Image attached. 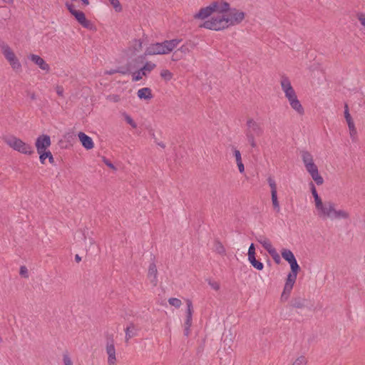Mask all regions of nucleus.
<instances>
[{
	"instance_id": "nucleus-1",
	"label": "nucleus",
	"mask_w": 365,
	"mask_h": 365,
	"mask_svg": "<svg viewBox=\"0 0 365 365\" xmlns=\"http://www.w3.org/2000/svg\"><path fill=\"white\" fill-rule=\"evenodd\" d=\"M181 41V39L175 38L172 40H165L162 43L150 44L146 48L145 55L153 56L169 53L178 46Z\"/></svg>"
},
{
	"instance_id": "nucleus-2",
	"label": "nucleus",
	"mask_w": 365,
	"mask_h": 365,
	"mask_svg": "<svg viewBox=\"0 0 365 365\" xmlns=\"http://www.w3.org/2000/svg\"><path fill=\"white\" fill-rule=\"evenodd\" d=\"M200 27L210 30L219 31L230 26L227 14H218L213 16L210 20L205 21Z\"/></svg>"
},
{
	"instance_id": "nucleus-3",
	"label": "nucleus",
	"mask_w": 365,
	"mask_h": 365,
	"mask_svg": "<svg viewBox=\"0 0 365 365\" xmlns=\"http://www.w3.org/2000/svg\"><path fill=\"white\" fill-rule=\"evenodd\" d=\"M4 140L8 145L19 153L26 155H31L34 153L32 147L19 138L11 136L6 138Z\"/></svg>"
},
{
	"instance_id": "nucleus-4",
	"label": "nucleus",
	"mask_w": 365,
	"mask_h": 365,
	"mask_svg": "<svg viewBox=\"0 0 365 365\" xmlns=\"http://www.w3.org/2000/svg\"><path fill=\"white\" fill-rule=\"evenodd\" d=\"M328 206L327 212L329 215H324V217H328L331 220L348 219L349 217V214L346 211L343 210H336L334 202H331Z\"/></svg>"
},
{
	"instance_id": "nucleus-5",
	"label": "nucleus",
	"mask_w": 365,
	"mask_h": 365,
	"mask_svg": "<svg viewBox=\"0 0 365 365\" xmlns=\"http://www.w3.org/2000/svg\"><path fill=\"white\" fill-rule=\"evenodd\" d=\"M246 127L247 128L245 130V134H251L252 135L259 137L264 133V130L261 125L252 118L247 119Z\"/></svg>"
},
{
	"instance_id": "nucleus-6",
	"label": "nucleus",
	"mask_w": 365,
	"mask_h": 365,
	"mask_svg": "<svg viewBox=\"0 0 365 365\" xmlns=\"http://www.w3.org/2000/svg\"><path fill=\"white\" fill-rule=\"evenodd\" d=\"M106 353L108 356V365H115L116 361L115 349L114 346L113 336L112 334L107 336V343L106 347Z\"/></svg>"
},
{
	"instance_id": "nucleus-7",
	"label": "nucleus",
	"mask_w": 365,
	"mask_h": 365,
	"mask_svg": "<svg viewBox=\"0 0 365 365\" xmlns=\"http://www.w3.org/2000/svg\"><path fill=\"white\" fill-rule=\"evenodd\" d=\"M228 12L227 15L230 26L239 24L245 16V14L243 11H239L236 9H230Z\"/></svg>"
},
{
	"instance_id": "nucleus-8",
	"label": "nucleus",
	"mask_w": 365,
	"mask_h": 365,
	"mask_svg": "<svg viewBox=\"0 0 365 365\" xmlns=\"http://www.w3.org/2000/svg\"><path fill=\"white\" fill-rule=\"evenodd\" d=\"M285 96L288 99L290 106L294 110H295L299 114L304 113V108L299 101L297 99V96L294 90H292V93H287Z\"/></svg>"
},
{
	"instance_id": "nucleus-9",
	"label": "nucleus",
	"mask_w": 365,
	"mask_h": 365,
	"mask_svg": "<svg viewBox=\"0 0 365 365\" xmlns=\"http://www.w3.org/2000/svg\"><path fill=\"white\" fill-rule=\"evenodd\" d=\"M51 144V138L48 135H41L36 140L35 145L38 153L46 150Z\"/></svg>"
},
{
	"instance_id": "nucleus-10",
	"label": "nucleus",
	"mask_w": 365,
	"mask_h": 365,
	"mask_svg": "<svg viewBox=\"0 0 365 365\" xmlns=\"http://www.w3.org/2000/svg\"><path fill=\"white\" fill-rule=\"evenodd\" d=\"M289 307L295 309H303L307 307V299L299 295L294 296L289 302Z\"/></svg>"
},
{
	"instance_id": "nucleus-11",
	"label": "nucleus",
	"mask_w": 365,
	"mask_h": 365,
	"mask_svg": "<svg viewBox=\"0 0 365 365\" xmlns=\"http://www.w3.org/2000/svg\"><path fill=\"white\" fill-rule=\"evenodd\" d=\"M76 21L84 28L92 29V23L86 18V16L83 11H76L73 15Z\"/></svg>"
},
{
	"instance_id": "nucleus-12",
	"label": "nucleus",
	"mask_w": 365,
	"mask_h": 365,
	"mask_svg": "<svg viewBox=\"0 0 365 365\" xmlns=\"http://www.w3.org/2000/svg\"><path fill=\"white\" fill-rule=\"evenodd\" d=\"M216 4H210L208 6L202 8L199 12L194 15L195 19H205L215 11Z\"/></svg>"
},
{
	"instance_id": "nucleus-13",
	"label": "nucleus",
	"mask_w": 365,
	"mask_h": 365,
	"mask_svg": "<svg viewBox=\"0 0 365 365\" xmlns=\"http://www.w3.org/2000/svg\"><path fill=\"white\" fill-rule=\"evenodd\" d=\"M314 202L316 208L319 211V215L324 216V215H329L328 212H327V210L329 207L328 205L331 204V201L325 202L323 203L322 199L319 196L314 198Z\"/></svg>"
},
{
	"instance_id": "nucleus-14",
	"label": "nucleus",
	"mask_w": 365,
	"mask_h": 365,
	"mask_svg": "<svg viewBox=\"0 0 365 365\" xmlns=\"http://www.w3.org/2000/svg\"><path fill=\"white\" fill-rule=\"evenodd\" d=\"M78 136L82 143V145L87 150L92 149L94 147L92 138L84 133L79 132Z\"/></svg>"
},
{
	"instance_id": "nucleus-15",
	"label": "nucleus",
	"mask_w": 365,
	"mask_h": 365,
	"mask_svg": "<svg viewBox=\"0 0 365 365\" xmlns=\"http://www.w3.org/2000/svg\"><path fill=\"white\" fill-rule=\"evenodd\" d=\"M0 48H1L4 57L9 62L14 61V59L16 58L11 48L4 41H0Z\"/></svg>"
},
{
	"instance_id": "nucleus-16",
	"label": "nucleus",
	"mask_w": 365,
	"mask_h": 365,
	"mask_svg": "<svg viewBox=\"0 0 365 365\" xmlns=\"http://www.w3.org/2000/svg\"><path fill=\"white\" fill-rule=\"evenodd\" d=\"M29 58L35 64L38 65L40 68L43 71H48L50 69L49 65L39 56L35 54H31Z\"/></svg>"
},
{
	"instance_id": "nucleus-17",
	"label": "nucleus",
	"mask_w": 365,
	"mask_h": 365,
	"mask_svg": "<svg viewBox=\"0 0 365 365\" xmlns=\"http://www.w3.org/2000/svg\"><path fill=\"white\" fill-rule=\"evenodd\" d=\"M211 4H216V7L215 8V11H217L221 14H227L230 11V4L223 1H215L212 2Z\"/></svg>"
},
{
	"instance_id": "nucleus-18",
	"label": "nucleus",
	"mask_w": 365,
	"mask_h": 365,
	"mask_svg": "<svg viewBox=\"0 0 365 365\" xmlns=\"http://www.w3.org/2000/svg\"><path fill=\"white\" fill-rule=\"evenodd\" d=\"M157 273H158V271H157V267H156L155 264L151 263L149 265L148 276L150 279L151 283H153V285H155V286L157 284V282H158Z\"/></svg>"
},
{
	"instance_id": "nucleus-19",
	"label": "nucleus",
	"mask_w": 365,
	"mask_h": 365,
	"mask_svg": "<svg viewBox=\"0 0 365 365\" xmlns=\"http://www.w3.org/2000/svg\"><path fill=\"white\" fill-rule=\"evenodd\" d=\"M187 316L185 322V327H190L192 324V304L191 300L187 299Z\"/></svg>"
},
{
	"instance_id": "nucleus-20",
	"label": "nucleus",
	"mask_w": 365,
	"mask_h": 365,
	"mask_svg": "<svg viewBox=\"0 0 365 365\" xmlns=\"http://www.w3.org/2000/svg\"><path fill=\"white\" fill-rule=\"evenodd\" d=\"M125 341L137 335V328L133 323H130L125 329Z\"/></svg>"
},
{
	"instance_id": "nucleus-21",
	"label": "nucleus",
	"mask_w": 365,
	"mask_h": 365,
	"mask_svg": "<svg viewBox=\"0 0 365 365\" xmlns=\"http://www.w3.org/2000/svg\"><path fill=\"white\" fill-rule=\"evenodd\" d=\"M138 96L140 99L149 100L153 98L151 90L149 88H143L138 90Z\"/></svg>"
},
{
	"instance_id": "nucleus-22",
	"label": "nucleus",
	"mask_w": 365,
	"mask_h": 365,
	"mask_svg": "<svg viewBox=\"0 0 365 365\" xmlns=\"http://www.w3.org/2000/svg\"><path fill=\"white\" fill-rule=\"evenodd\" d=\"M39 154V159L42 164L45 163V160L48 158V161L50 163H53L54 158L50 151H41V153H38Z\"/></svg>"
},
{
	"instance_id": "nucleus-23",
	"label": "nucleus",
	"mask_w": 365,
	"mask_h": 365,
	"mask_svg": "<svg viewBox=\"0 0 365 365\" xmlns=\"http://www.w3.org/2000/svg\"><path fill=\"white\" fill-rule=\"evenodd\" d=\"M281 86L283 91L286 94L287 93H292L294 88H292L289 80L287 77H283L281 81Z\"/></svg>"
},
{
	"instance_id": "nucleus-24",
	"label": "nucleus",
	"mask_w": 365,
	"mask_h": 365,
	"mask_svg": "<svg viewBox=\"0 0 365 365\" xmlns=\"http://www.w3.org/2000/svg\"><path fill=\"white\" fill-rule=\"evenodd\" d=\"M234 155L236 159V163L239 169V171L242 173L245 171V166L242 162L241 153L240 150L234 149Z\"/></svg>"
},
{
	"instance_id": "nucleus-25",
	"label": "nucleus",
	"mask_w": 365,
	"mask_h": 365,
	"mask_svg": "<svg viewBox=\"0 0 365 365\" xmlns=\"http://www.w3.org/2000/svg\"><path fill=\"white\" fill-rule=\"evenodd\" d=\"M289 264H290L291 267V272L288 274V276H292L293 277L297 278V273L300 269V267L297 264L296 258L294 260L289 262Z\"/></svg>"
},
{
	"instance_id": "nucleus-26",
	"label": "nucleus",
	"mask_w": 365,
	"mask_h": 365,
	"mask_svg": "<svg viewBox=\"0 0 365 365\" xmlns=\"http://www.w3.org/2000/svg\"><path fill=\"white\" fill-rule=\"evenodd\" d=\"M296 279V277L287 275L286 283L284 287V291L291 293L293 286L295 283Z\"/></svg>"
},
{
	"instance_id": "nucleus-27",
	"label": "nucleus",
	"mask_w": 365,
	"mask_h": 365,
	"mask_svg": "<svg viewBox=\"0 0 365 365\" xmlns=\"http://www.w3.org/2000/svg\"><path fill=\"white\" fill-rule=\"evenodd\" d=\"M156 65L152 62H146L145 64L140 68L142 75L147 76L155 68Z\"/></svg>"
},
{
	"instance_id": "nucleus-28",
	"label": "nucleus",
	"mask_w": 365,
	"mask_h": 365,
	"mask_svg": "<svg viewBox=\"0 0 365 365\" xmlns=\"http://www.w3.org/2000/svg\"><path fill=\"white\" fill-rule=\"evenodd\" d=\"M282 256L288 263L295 259V257L292 251L287 249L282 250Z\"/></svg>"
},
{
	"instance_id": "nucleus-29",
	"label": "nucleus",
	"mask_w": 365,
	"mask_h": 365,
	"mask_svg": "<svg viewBox=\"0 0 365 365\" xmlns=\"http://www.w3.org/2000/svg\"><path fill=\"white\" fill-rule=\"evenodd\" d=\"M301 156L304 165L314 163L312 155L308 151L303 150L301 152Z\"/></svg>"
},
{
	"instance_id": "nucleus-30",
	"label": "nucleus",
	"mask_w": 365,
	"mask_h": 365,
	"mask_svg": "<svg viewBox=\"0 0 365 365\" xmlns=\"http://www.w3.org/2000/svg\"><path fill=\"white\" fill-rule=\"evenodd\" d=\"M248 259L250 264L256 268L257 270H262L264 268V264L262 262L256 259L255 256H252L248 257Z\"/></svg>"
},
{
	"instance_id": "nucleus-31",
	"label": "nucleus",
	"mask_w": 365,
	"mask_h": 365,
	"mask_svg": "<svg viewBox=\"0 0 365 365\" xmlns=\"http://www.w3.org/2000/svg\"><path fill=\"white\" fill-rule=\"evenodd\" d=\"M271 195L273 208L274 210L279 212L280 210V207L277 199V192H272Z\"/></svg>"
},
{
	"instance_id": "nucleus-32",
	"label": "nucleus",
	"mask_w": 365,
	"mask_h": 365,
	"mask_svg": "<svg viewBox=\"0 0 365 365\" xmlns=\"http://www.w3.org/2000/svg\"><path fill=\"white\" fill-rule=\"evenodd\" d=\"M310 175L318 185L323 184L324 180L322 177L319 174L318 170L310 173Z\"/></svg>"
},
{
	"instance_id": "nucleus-33",
	"label": "nucleus",
	"mask_w": 365,
	"mask_h": 365,
	"mask_svg": "<svg viewBox=\"0 0 365 365\" xmlns=\"http://www.w3.org/2000/svg\"><path fill=\"white\" fill-rule=\"evenodd\" d=\"M214 250L220 254V255H225V249L222 244L219 241H216L214 245Z\"/></svg>"
},
{
	"instance_id": "nucleus-34",
	"label": "nucleus",
	"mask_w": 365,
	"mask_h": 365,
	"mask_svg": "<svg viewBox=\"0 0 365 365\" xmlns=\"http://www.w3.org/2000/svg\"><path fill=\"white\" fill-rule=\"evenodd\" d=\"M261 245L268 252V253L271 252L275 249L272 247L270 241L268 239H267L266 240H263V242H261Z\"/></svg>"
},
{
	"instance_id": "nucleus-35",
	"label": "nucleus",
	"mask_w": 365,
	"mask_h": 365,
	"mask_svg": "<svg viewBox=\"0 0 365 365\" xmlns=\"http://www.w3.org/2000/svg\"><path fill=\"white\" fill-rule=\"evenodd\" d=\"M160 76L165 81H170L173 78L172 73L168 70H163L160 73Z\"/></svg>"
},
{
	"instance_id": "nucleus-36",
	"label": "nucleus",
	"mask_w": 365,
	"mask_h": 365,
	"mask_svg": "<svg viewBox=\"0 0 365 365\" xmlns=\"http://www.w3.org/2000/svg\"><path fill=\"white\" fill-rule=\"evenodd\" d=\"M168 302L170 305L176 308L180 307L182 304L181 301L178 298H170Z\"/></svg>"
},
{
	"instance_id": "nucleus-37",
	"label": "nucleus",
	"mask_w": 365,
	"mask_h": 365,
	"mask_svg": "<svg viewBox=\"0 0 365 365\" xmlns=\"http://www.w3.org/2000/svg\"><path fill=\"white\" fill-rule=\"evenodd\" d=\"M123 116H124V118H125V120L133 128H135L137 127V124L135 123V121L132 119V118L126 114V113H124L123 114Z\"/></svg>"
},
{
	"instance_id": "nucleus-38",
	"label": "nucleus",
	"mask_w": 365,
	"mask_h": 365,
	"mask_svg": "<svg viewBox=\"0 0 365 365\" xmlns=\"http://www.w3.org/2000/svg\"><path fill=\"white\" fill-rule=\"evenodd\" d=\"M9 63L11 66V67L13 68L14 70L20 69L21 67V63H20V62H19V61L18 60L17 58H15L14 59V61H10Z\"/></svg>"
},
{
	"instance_id": "nucleus-39",
	"label": "nucleus",
	"mask_w": 365,
	"mask_h": 365,
	"mask_svg": "<svg viewBox=\"0 0 365 365\" xmlns=\"http://www.w3.org/2000/svg\"><path fill=\"white\" fill-rule=\"evenodd\" d=\"M143 76H144L142 75V72L140 71V68L138 71L133 73L132 80H133V81H138L140 79H142Z\"/></svg>"
},
{
	"instance_id": "nucleus-40",
	"label": "nucleus",
	"mask_w": 365,
	"mask_h": 365,
	"mask_svg": "<svg viewBox=\"0 0 365 365\" xmlns=\"http://www.w3.org/2000/svg\"><path fill=\"white\" fill-rule=\"evenodd\" d=\"M304 166L306 168V170H307V172L309 174L312 173V172H314L317 170H318V168H317V165L314 164V163H309V164L304 165Z\"/></svg>"
},
{
	"instance_id": "nucleus-41",
	"label": "nucleus",
	"mask_w": 365,
	"mask_h": 365,
	"mask_svg": "<svg viewBox=\"0 0 365 365\" xmlns=\"http://www.w3.org/2000/svg\"><path fill=\"white\" fill-rule=\"evenodd\" d=\"M109 1L116 11H120L122 10L121 5L118 0H109Z\"/></svg>"
},
{
	"instance_id": "nucleus-42",
	"label": "nucleus",
	"mask_w": 365,
	"mask_h": 365,
	"mask_svg": "<svg viewBox=\"0 0 365 365\" xmlns=\"http://www.w3.org/2000/svg\"><path fill=\"white\" fill-rule=\"evenodd\" d=\"M344 118L346 119V123L353 121L352 118L349 111V107L347 104L344 106Z\"/></svg>"
},
{
	"instance_id": "nucleus-43",
	"label": "nucleus",
	"mask_w": 365,
	"mask_h": 365,
	"mask_svg": "<svg viewBox=\"0 0 365 365\" xmlns=\"http://www.w3.org/2000/svg\"><path fill=\"white\" fill-rule=\"evenodd\" d=\"M307 364V359L304 356H301L298 357L294 362L292 364V365H304Z\"/></svg>"
},
{
	"instance_id": "nucleus-44",
	"label": "nucleus",
	"mask_w": 365,
	"mask_h": 365,
	"mask_svg": "<svg viewBox=\"0 0 365 365\" xmlns=\"http://www.w3.org/2000/svg\"><path fill=\"white\" fill-rule=\"evenodd\" d=\"M267 181H268V183H269V187L271 188V192H277V185H276V183L274 182V180L272 178L269 177L267 179Z\"/></svg>"
},
{
	"instance_id": "nucleus-45",
	"label": "nucleus",
	"mask_w": 365,
	"mask_h": 365,
	"mask_svg": "<svg viewBox=\"0 0 365 365\" xmlns=\"http://www.w3.org/2000/svg\"><path fill=\"white\" fill-rule=\"evenodd\" d=\"M273 258L275 262L279 263L280 262V257L279 254L277 252L276 250L274 249L273 251L269 253Z\"/></svg>"
},
{
	"instance_id": "nucleus-46",
	"label": "nucleus",
	"mask_w": 365,
	"mask_h": 365,
	"mask_svg": "<svg viewBox=\"0 0 365 365\" xmlns=\"http://www.w3.org/2000/svg\"><path fill=\"white\" fill-rule=\"evenodd\" d=\"M66 6L72 15H73L74 12L77 11L75 8V6L71 3L66 2Z\"/></svg>"
},
{
	"instance_id": "nucleus-47",
	"label": "nucleus",
	"mask_w": 365,
	"mask_h": 365,
	"mask_svg": "<svg viewBox=\"0 0 365 365\" xmlns=\"http://www.w3.org/2000/svg\"><path fill=\"white\" fill-rule=\"evenodd\" d=\"M207 282L209 284V285L212 288L214 289L215 290H219L220 289V284L217 282H215V281H212L211 279H208L207 280Z\"/></svg>"
},
{
	"instance_id": "nucleus-48",
	"label": "nucleus",
	"mask_w": 365,
	"mask_h": 365,
	"mask_svg": "<svg viewBox=\"0 0 365 365\" xmlns=\"http://www.w3.org/2000/svg\"><path fill=\"white\" fill-rule=\"evenodd\" d=\"M19 273L22 277H24L25 278H27L29 277L28 269L25 266L21 267Z\"/></svg>"
},
{
	"instance_id": "nucleus-49",
	"label": "nucleus",
	"mask_w": 365,
	"mask_h": 365,
	"mask_svg": "<svg viewBox=\"0 0 365 365\" xmlns=\"http://www.w3.org/2000/svg\"><path fill=\"white\" fill-rule=\"evenodd\" d=\"M255 256V245L252 243L248 250V257Z\"/></svg>"
},
{
	"instance_id": "nucleus-50",
	"label": "nucleus",
	"mask_w": 365,
	"mask_h": 365,
	"mask_svg": "<svg viewBox=\"0 0 365 365\" xmlns=\"http://www.w3.org/2000/svg\"><path fill=\"white\" fill-rule=\"evenodd\" d=\"M289 294H290L289 292H285L283 290L282 295H281V298H280L281 301L282 302L287 301L289 297Z\"/></svg>"
},
{
	"instance_id": "nucleus-51",
	"label": "nucleus",
	"mask_w": 365,
	"mask_h": 365,
	"mask_svg": "<svg viewBox=\"0 0 365 365\" xmlns=\"http://www.w3.org/2000/svg\"><path fill=\"white\" fill-rule=\"evenodd\" d=\"M108 99L113 102H118L120 98L118 95H110L108 96Z\"/></svg>"
},
{
	"instance_id": "nucleus-52",
	"label": "nucleus",
	"mask_w": 365,
	"mask_h": 365,
	"mask_svg": "<svg viewBox=\"0 0 365 365\" xmlns=\"http://www.w3.org/2000/svg\"><path fill=\"white\" fill-rule=\"evenodd\" d=\"M103 161L104 162V163L108 166L111 169H113V170H115V167L113 165V164L109 161L108 159H106V158H103Z\"/></svg>"
},
{
	"instance_id": "nucleus-53",
	"label": "nucleus",
	"mask_w": 365,
	"mask_h": 365,
	"mask_svg": "<svg viewBox=\"0 0 365 365\" xmlns=\"http://www.w3.org/2000/svg\"><path fill=\"white\" fill-rule=\"evenodd\" d=\"M247 140L249 143H252L255 141V136L251 134H245Z\"/></svg>"
},
{
	"instance_id": "nucleus-54",
	"label": "nucleus",
	"mask_w": 365,
	"mask_h": 365,
	"mask_svg": "<svg viewBox=\"0 0 365 365\" xmlns=\"http://www.w3.org/2000/svg\"><path fill=\"white\" fill-rule=\"evenodd\" d=\"M178 51L185 54L189 52V48L186 45H182Z\"/></svg>"
},
{
	"instance_id": "nucleus-55",
	"label": "nucleus",
	"mask_w": 365,
	"mask_h": 365,
	"mask_svg": "<svg viewBox=\"0 0 365 365\" xmlns=\"http://www.w3.org/2000/svg\"><path fill=\"white\" fill-rule=\"evenodd\" d=\"M357 16L359 21L365 27V15L363 14H359Z\"/></svg>"
},
{
	"instance_id": "nucleus-56",
	"label": "nucleus",
	"mask_w": 365,
	"mask_h": 365,
	"mask_svg": "<svg viewBox=\"0 0 365 365\" xmlns=\"http://www.w3.org/2000/svg\"><path fill=\"white\" fill-rule=\"evenodd\" d=\"M63 363H64V365H73V363H72L71 359L67 355H65L63 356Z\"/></svg>"
},
{
	"instance_id": "nucleus-57",
	"label": "nucleus",
	"mask_w": 365,
	"mask_h": 365,
	"mask_svg": "<svg viewBox=\"0 0 365 365\" xmlns=\"http://www.w3.org/2000/svg\"><path fill=\"white\" fill-rule=\"evenodd\" d=\"M310 185H311V187H312L311 190H312V195H313L314 198H316V197H319L318 193H317V192L316 190V188L314 187V185L312 182H311Z\"/></svg>"
},
{
	"instance_id": "nucleus-58",
	"label": "nucleus",
	"mask_w": 365,
	"mask_h": 365,
	"mask_svg": "<svg viewBox=\"0 0 365 365\" xmlns=\"http://www.w3.org/2000/svg\"><path fill=\"white\" fill-rule=\"evenodd\" d=\"M182 56L180 55H179V51H176L173 53V56H172V58L173 61H178V59H180Z\"/></svg>"
},
{
	"instance_id": "nucleus-59",
	"label": "nucleus",
	"mask_w": 365,
	"mask_h": 365,
	"mask_svg": "<svg viewBox=\"0 0 365 365\" xmlns=\"http://www.w3.org/2000/svg\"><path fill=\"white\" fill-rule=\"evenodd\" d=\"M56 90L58 96H63V88L62 86H57Z\"/></svg>"
},
{
	"instance_id": "nucleus-60",
	"label": "nucleus",
	"mask_w": 365,
	"mask_h": 365,
	"mask_svg": "<svg viewBox=\"0 0 365 365\" xmlns=\"http://www.w3.org/2000/svg\"><path fill=\"white\" fill-rule=\"evenodd\" d=\"M267 238L263 235H259L256 237V240L261 244V242L266 240Z\"/></svg>"
},
{
	"instance_id": "nucleus-61",
	"label": "nucleus",
	"mask_w": 365,
	"mask_h": 365,
	"mask_svg": "<svg viewBox=\"0 0 365 365\" xmlns=\"http://www.w3.org/2000/svg\"><path fill=\"white\" fill-rule=\"evenodd\" d=\"M349 131H353L355 129L354 121L347 123Z\"/></svg>"
},
{
	"instance_id": "nucleus-62",
	"label": "nucleus",
	"mask_w": 365,
	"mask_h": 365,
	"mask_svg": "<svg viewBox=\"0 0 365 365\" xmlns=\"http://www.w3.org/2000/svg\"><path fill=\"white\" fill-rule=\"evenodd\" d=\"M117 71H118V70H116V69H111V70H109V71H105V73L106 74H108V75H113L114 73H116Z\"/></svg>"
},
{
	"instance_id": "nucleus-63",
	"label": "nucleus",
	"mask_w": 365,
	"mask_h": 365,
	"mask_svg": "<svg viewBox=\"0 0 365 365\" xmlns=\"http://www.w3.org/2000/svg\"><path fill=\"white\" fill-rule=\"evenodd\" d=\"M189 331H190V327H185V330H184V334L185 336H188L189 335Z\"/></svg>"
},
{
	"instance_id": "nucleus-64",
	"label": "nucleus",
	"mask_w": 365,
	"mask_h": 365,
	"mask_svg": "<svg viewBox=\"0 0 365 365\" xmlns=\"http://www.w3.org/2000/svg\"><path fill=\"white\" fill-rule=\"evenodd\" d=\"M138 48H136V47L135 48V49L137 51L141 48L142 42L140 41V40L138 41Z\"/></svg>"
}]
</instances>
